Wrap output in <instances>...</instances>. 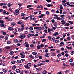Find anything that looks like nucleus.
Listing matches in <instances>:
<instances>
[{"label":"nucleus","instance_id":"nucleus-1","mask_svg":"<svg viewBox=\"0 0 74 74\" xmlns=\"http://www.w3.org/2000/svg\"><path fill=\"white\" fill-rule=\"evenodd\" d=\"M60 20L61 21V24L62 25H64V24H66V21H65V20H63V18H62V17H61L60 18Z\"/></svg>","mask_w":74,"mask_h":74},{"label":"nucleus","instance_id":"nucleus-2","mask_svg":"<svg viewBox=\"0 0 74 74\" xmlns=\"http://www.w3.org/2000/svg\"><path fill=\"white\" fill-rule=\"evenodd\" d=\"M0 26L2 27H6V25L4 23H1L0 24Z\"/></svg>","mask_w":74,"mask_h":74},{"label":"nucleus","instance_id":"nucleus-3","mask_svg":"<svg viewBox=\"0 0 74 74\" xmlns=\"http://www.w3.org/2000/svg\"><path fill=\"white\" fill-rule=\"evenodd\" d=\"M25 37H26V35L25 34H22L20 35L19 37V38H25Z\"/></svg>","mask_w":74,"mask_h":74},{"label":"nucleus","instance_id":"nucleus-4","mask_svg":"<svg viewBox=\"0 0 74 74\" xmlns=\"http://www.w3.org/2000/svg\"><path fill=\"white\" fill-rule=\"evenodd\" d=\"M51 56V55L49 54V53H47L45 55V56L46 57H49Z\"/></svg>","mask_w":74,"mask_h":74},{"label":"nucleus","instance_id":"nucleus-5","mask_svg":"<svg viewBox=\"0 0 74 74\" xmlns=\"http://www.w3.org/2000/svg\"><path fill=\"white\" fill-rule=\"evenodd\" d=\"M23 23H24V22H21V21H18L17 23V24H18V25H21L22 24H23Z\"/></svg>","mask_w":74,"mask_h":74},{"label":"nucleus","instance_id":"nucleus-6","mask_svg":"<svg viewBox=\"0 0 74 74\" xmlns=\"http://www.w3.org/2000/svg\"><path fill=\"white\" fill-rule=\"evenodd\" d=\"M21 19H24V20H27L28 19V17H23L21 18Z\"/></svg>","mask_w":74,"mask_h":74},{"label":"nucleus","instance_id":"nucleus-7","mask_svg":"<svg viewBox=\"0 0 74 74\" xmlns=\"http://www.w3.org/2000/svg\"><path fill=\"white\" fill-rule=\"evenodd\" d=\"M59 34V33H58V32H55V33H54L53 34V36H54V37H55L57 35H58Z\"/></svg>","mask_w":74,"mask_h":74},{"label":"nucleus","instance_id":"nucleus-8","mask_svg":"<svg viewBox=\"0 0 74 74\" xmlns=\"http://www.w3.org/2000/svg\"><path fill=\"white\" fill-rule=\"evenodd\" d=\"M42 70V69L41 68H36V71H37V70L38 71H41V70Z\"/></svg>","mask_w":74,"mask_h":74},{"label":"nucleus","instance_id":"nucleus-9","mask_svg":"<svg viewBox=\"0 0 74 74\" xmlns=\"http://www.w3.org/2000/svg\"><path fill=\"white\" fill-rule=\"evenodd\" d=\"M45 15V14H42L40 15L41 16H39L38 17V18H43L44 16Z\"/></svg>","mask_w":74,"mask_h":74},{"label":"nucleus","instance_id":"nucleus-10","mask_svg":"<svg viewBox=\"0 0 74 74\" xmlns=\"http://www.w3.org/2000/svg\"><path fill=\"white\" fill-rule=\"evenodd\" d=\"M3 72H4V73H7V72L8 71V69H4L3 70Z\"/></svg>","mask_w":74,"mask_h":74},{"label":"nucleus","instance_id":"nucleus-11","mask_svg":"<svg viewBox=\"0 0 74 74\" xmlns=\"http://www.w3.org/2000/svg\"><path fill=\"white\" fill-rule=\"evenodd\" d=\"M13 41H14V42L15 43H18V39H14L13 40Z\"/></svg>","mask_w":74,"mask_h":74},{"label":"nucleus","instance_id":"nucleus-12","mask_svg":"<svg viewBox=\"0 0 74 74\" xmlns=\"http://www.w3.org/2000/svg\"><path fill=\"white\" fill-rule=\"evenodd\" d=\"M8 29L9 30H14V28L12 27H9L8 28Z\"/></svg>","mask_w":74,"mask_h":74},{"label":"nucleus","instance_id":"nucleus-13","mask_svg":"<svg viewBox=\"0 0 74 74\" xmlns=\"http://www.w3.org/2000/svg\"><path fill=\"white\" fill-rule=\"evenodd\" d=\"M72 22H73V21H68V22L70 23L71 25H73L74 24V23Z\"/></svg>","mask_w":74,"mask_h":74},{"label":"nucleus","instance_id":"nucleus-14","mask_svg":"<svg viewBox=\"0 0 74 74\" xmlns=\"http://www.w3.org/2000/svg\"><path fill=\"white\" fill-rule=\"evenodd\" d=\"M34 17V15H31L30 16H28V18H33V17Z\"/></svg>","mask_w":74,"mask_h":74},{"label":"nucleus","instance_id":"nucleus-15","mask_svg":"<svg viewBox=\"0 0 74 74\" xmlns=\"http://www.w3.org/2000/svg\"><path fill=\"white\" fill-rule=\"evenodd\" d=\"M17 62L18 63H22V61L20 60H17Z\"/></svg>","mask_w":74,"mask_h":74},{"label":"nucleus","instance_id":"nucleus-16","mask_svg":"<svg viewBox=\"0 0 74 74\" xmlns=\"http://www.w3.org/2000/svg\"><path fill=\"white\" fill-rule=\"evenodd\" d=\"M15 71L17 73H19L20 72V70L19 69H17Z\"/></svg>","mask_w":74,"mask_h":74},{"label":"nucleus","instance_id":"nucleus-17","mask_svg":"<svg viewBox=\"0 0 74 74\" xmlns=\"http://www.w3.org/2000/svg\"><path fill=\"white\" fill-rule=\"evenodd\" d=\"M37 8H43V6H42V5H40V6H38Z\"/></svg>","mask_w":74,"mask_h":74},{"label":"nucleus","instance_id":"nucleus-18","mask_svg":"<svg viewBox=\"0 0 74 74\" xmlns=\"http://www.w3.org/2000/svg\"><path fill=\"white\" fill-rule=\"evenodd\" d=\"M54 42H55L56 44H58V43H59V40H56Z\"/></svg>","mask_w":74,"mask_h":74},{"label":"nucleus","instance_id":"nucleus-19","mask_svg":"<svg viewBox=\"0 0 74 74\" xmlns=\"http://www.w3.org/2000/svg\"><path fill=\"white\" fill-rule=\"evenodd\" d=\"M47 73V71L46 70H44L42 72L43 74H45Z\"/></svg>","mask_w":74,"mask_h":74},{"label":"nucleus","instance_id":"nucleus-20","mask_svg":"<svg viewBox=\"0 0 74 74\" xmlns=\"http://www.w3.org/2000/svg\"><path fill=\"white\" fill-rule=\"evenodd\" d=\"M37 65H38V66H42V65H44V64H43V63H40V64L38 63V64Z\"/></svg>","mask_w":74,"mask_h":74},{"label":"nucleus","instance_id":"nucleus-21","mask_svg":"<svg viewBox=\"0 0 74 74\" xmlns=\"http://www.w3.org/2000/svg\"><path fill=\"white\" fill-rule=\"evenodd\" d=\"M16 62V61H12L11 63L12 64H15Z\"/></svg>","mask_w":74,"mask_h":74},{"label":"nucleus","instance_id":"nucleus-22","mask_svg":"<svg viewBox=\"0 0 74 74\" xmlns=\"http://www.w3.org/2000/svg\"><path fill=\"white\" fill-rule=\"evenodd\" d=\"M70 64L73 67H74V64L73 63H70Z\"/></svg>","mask_w":74,"mask_h":74},{"label":"nucleus","instance_id":"nucleus-23","mask_svg":"<svg viewBox=\"0 0 74 74\" xmlns=\"http://www.w3.org/2000/svg\"><path fill=\"white\" fill-rule=\"evenodd\" d=\"M65 26H70V24L69 23H66Z\"/></svg>","mask_w":74,"mask_h":74},{"label":"nucleus","instance_id":"nucleus-24","mask_svg":"<svg viewBox=\"0 0 74 74\" xmlns=\"http://www.w3.org/2000/svg\"><path fill=\"white\" fill-rule=\"evenodd\" d=\"M10 55H13L14 54V52H13V51H12L10 52Z\"/></svg>","mask_w":74,"mask_h":74},{"label":"nucleus","instance_id":"nucleus-25","mask_svg":"<svg viewBox=\"0 0 74 74\" xmlns=\"http://www.w3.org/2000/svg\"><path fill=\"white\" fill-rule=\"evenodd\" d=\"M16 25V24L15 23H14V22L12 23L11 24V25H12V26H15Z\"/></svg>","mask_w":74,"mask_h":74},{"label":"nucleus","instance_id":"nucleus-26","mask_svg":"<svg viewBox=\"0 0 74 74\" xmlns=\"http://www.w3.org/2000/svg\"><path fill=\"white\" fill-rule=\"evenodd\" d=\"M11 43V42L10 41H8L7 42V44H10Z\"/></svg>","mask_w":74,"mask_h":74},{"label":"nucleus","instance_id":"nucleus-27","mask_svg":"<svg viewBox=\"0 0 74 74\" xmlns=\"http://www.w3.org/2000/svg\"><path fill=\"white\" fill-rule=\"evenodd\" d=\"M0 23H4V21L2 20H1L0 19Z\"/></svg>","mask_w":74,"mask_h":74},{"label":"nucleus","instance_id":"nucleus-28","mask_svg":"<svg viewBox=\"0 0 74 74\" xmlns=\"http://www.w3.org/2000/svg\"><path fill=\"white\" fill-rule=\"evenodd\" d=\"M3 15H6V10H4L3 12Z\"/></svg>","mask_w":74,"mask_h":74},{"label":"nucleus","instance_id":"nucleus-29","mask_svg":"<svg viewBox=\"0 0 74 74\" xmlns=\"http://www.w3.org/2000/svg\"><path fill=\"white\" fill-rule=\"evenodd\" d=\"M31 65H32V63H29L27 64V66L28 67L30 66H31Z\"/></svg>","mask_w":74,"mask_h":74},{"label":"nucleus","instance_id":"nucleus-30","mask_svg":"<svg viewBox=\"0 0 74 74\" xmlns=\"http://www.w3.org/2000/svg\"><path fill=\"white\" fill-rule=\"evenodd\" d=\"M16 67H17L16 66H14L12 68V69L13 70H15V69H16Z\"/></svg>","mask_w":74,"mask_h":74},{"label":"nucleus","instance_id":"nucleus-31","mask_svg":"<svg viewBox=\"0 0 74 74\" xmlns=\"http://www.w3.org/2000/svg\"><path fill=\"white\" fill-rule=\"evenodd\" d=\"M71 55H73L74 54V51H72V52H71Z\"/></svg>","mask_w":74,"mask_h":74},{"label":"nucleus","instance_id":"nucleus-32","mask_svg":"<svg viewBox=\"0 0 74 74\" xmlns=\"http://www.w3.org/2000/svg\"><path fill=\"white\" fill-rule=\"evenodd\" d=\"M53 6V5H51L50 4H48L47 6L48 7H52Z\"/></svg>","mask_w":74,"mask_h":74},{"label":"nucleus","instance_id":"nucleus-33","mask_svg":"<svg viewBox=\"0 0 74 74\" xmlns=\"http://www.w3.org/2000/svg\"><path fill=\"white\" fill-rule=\"evenodd\" d=\"M30 47L31 48H32L33 47H34V45L32 44H31V45H30Z\"/></svg>","mask_w":74,"mask_h":74},{"label":"nucleus","instance_id":"nucleus-34","mask_svg":"<svg viewBox=\"0 0 74 74\" xmlns=\"http://www.w3.org/2000/svg\"><path fill=\"white\" fill-rule=\"evenodd\" d=\"M43 47H44V45L42 43L40 45V48H42Z\"/></svg>","mask_w":74,"mask_h":74},{"label":"nucleus","instance_id":"nucleus-35","mask_svg":"<svg viewBox=\"0 0 74 74\" xmlns=\"http://www.w3.org/2000/svg\"><path fill=\"white\" fill-rule=\"evenodd\" d=\"M32 53L33 55H36V54H37V52H32Z\"/></svg>","mask_w":74,"mask_h":74},{"label":"nucleus","instance_id":"nucleus-36","mask_svg":"<svg viewBox=\"0 0 74 74\" xmlns=\"http://www.w3.org/2000/svg\"><path fill=\"white\" fill-rule=\"evenodd\" d=\"M57 57H58V58H60V57L61 56V54L60 53L58 55H57Z\"/></svg>","mask_w":74,"mask_h":74},{"label":"nucleus","instance_id":"nucleus-37","mask_svg":"<svg viewBox=\"0 0 74 74\" xmlns=\"http://www.w3.org/2000/svg\"><path fill=\"white\" fill-rule=\"evenodd\" d=\"M25 46L26 47H29V44L28 43L27 44H26Z\"/></svg>","mask_w":74,"mask_h":74},{"label":"nucleus","instance_id":"nucleus-38","mask_svg":"<svg viewBox=\"0 0 74 74\" xmlns=\"http://www.w3.org/2000/svg\"><path fill=\"white\" fill-rule=\"evenodd\" d=\"M24 54H25V53L23 52L20 53V55H21V56H22V55H24Z\"/></svg>","mask_w":74,"mask_h":74},{"label":"nucleus","instance_id":"nucleus-39","mask_svg":"<svg viewBox=\"0 0 74 74\" xmlns=\"http://www.w3.org/2000/svg\"><path fill=\"white\" fill-rule=\"evenodd\" d=\"M42 28H41V27H38V29L40 30H41Z\"/></svg>","mask_w":74,"mask_h":74},{"label":"nucleus","instance_id":"nucleus-40","mask_svg":"<svg viewBox=\"0 0 74 74\" xmlns=\"http://www.w3.org/2000/svg\"><path fill=\"white\" fill-rule=\"evenodd\" d=\"M12 5V4H11L10 3H8V4H7V5L8 7H10L11 6V5Z\"/></svg>","mask_w":74,"mask_h":74},{"label":"nucleus","instance_id":"nucleus-41","mask_svg":"<svg viewBox=\"0 0 74 74\" xmlns=\"http://www.w3.org/2000/svg\"><path fill=\"white\" fill-rule=\"evenodd\" d=\"M21 57L22 58H23L25 57V55H24L21 56Z\"/></svg>","mask_w":74,"mask_h":74},{"label":"nucleus","instance_id":"nucleus-42","mask_svg":"<svg viewBox=\"0 0 74 74\" xmlns=\"http://www.w3.org/2000/svg\"><path fill=\"white\" fill-rule=\"evenodd\" d=\"M25 14L23 13H22L21 14V16H25Z\"/></svg>","mask_w":74,"mask_h":74},{"label":"nucleus","instance_id":"nucleus-43","mask_svg":"<svg viewBox=\"0 0 74 74\" xmlns=\"http://www.w3.org/2000/svg\"><path fill=\"white\" fill-rule=\"evenodd\" d=\"M35 57L37 58H38V57H39V56L37 54L35 56Z\"/></svg>","mask_w":74,"mask_h":74},{"label":"nucleus","instance_id":"nucleus-44","mask_svg":"<svg viewBox=\"0 0 74 74\" xmlns=\"http://www.w3.org/2000/svg\"><path fill=\"white\" fill-rule=\"evenodd\" d=\"M57 26H58V24L54 23V26L55 27H57Z\"/></svg>","mask_w":74,"mask_h":74},{"label":"nucleus","instance_id":"nucleus-45","mask_svg":"<svg viewBox=\"0 0 74 74\" xmlns=\"http://www.w3.org/2000/svg\"><path fill=\"white\" fill-rule=\"evenodd\" d=\"M73 59L72 58H71L69 60L70 62H73Z\"/></svg>","mask_w":74,"mask_h":74},{"label":"nucleus","instance_id":"nucleus-46","mask_svg":"<svg viewBox=\"0 0 74 74\" xmlns=\"http://www.w3.org/2000/svg\"><path fill=\"white\" fill-rule=\"evenodd\" d=\"M38 67V65H36V64H34V68H35L36 67Z\"/></svg>","mask_w":74,"mask_h":74},{"label":"nucleus","instance_id":"nucleus-47","mask_svg":"<svg viewBox=\"0 0 74 74\" xmlns=\"http://www.w3.org/2000/svg\"><path fill=\"white\" fill-rule=\"evenodd\" d=\"M60 14H62V12L63 11V10L62 9H60Z\"/></svg>","mask_w":74,"mask_h":74},{"label":"nucleus","instance_id":"nucleus-48","mask_svg":"<svg viewBox=\"0 0 74 74\" xmlns=\"http://www.w3.org/2000/svg\"><path fill=\"white\" fill-rule=\"evenodd\" d=\"M63 65L64 66H66V67H68V66H69V65L65 64V63H63Z\"/></svg>","mask_w":74,"mask_h":74},{"label":"nucleus","instance_id":"nucleus-49","mask_svg":"<svg viewBox=\"0 0 74 74\" xmlns=\"http://www.w3.org/2000/svg\"><path fill=\"white\" fill-rule=\"evenodd\" d=\"M56 19H57V20H58V21H59V20H60V17H56Z\"/></svg>","mask_w":74,"mask_h":74},{"label":"nucleus","instance_id":"nucleus-50","mask_svg":"<svg viewBox=\"0 0 74 74\" xmlns=\"http://www.w3.org/2000/svg\"><path fill=\"white\" fill-rule=\"evenodd\" d=\"M67 39L68 40H71V38H70V37H68L67 38Z\"/></svg>","mask_w":74,"mask_h":74},{"label":"nucleus","instance_id":"nucleus-51","mask_svg":"<svg viewBox=\"0 0 74 74\" xmlns=\"http://www.w3.org/2000/svg\"><path fill=\"white\" fill-rule=\"evenodd\" d=\"M48 38L49 40H51V39H52V38L50 36H49Z\"/></svg>","mask_w":74,"mask_h":74},{"label":"nucleus","instance_id":"nucleus-52","mask_svg":"<svg viewBox=\"0 0 74 74\" xmlns=\"http://www.w3.org/2000/svg\"><path fill=\"white\" fill-rule=\"evenodd\" d=\"M20 74H23V71L22 70H21L20 71Z\"/></svg>","mask_w":74,"mask_h":74},{"label":"nucleus","instance_id":"nucleus-53","mask_svg":"<svg viewBox=\"0 0 74 74\" xmlns=\"http://www.w3.org/2000/svg\"><path fill=\"white\" fill-rule=\"evenodd\" d=\"M50 13L48 12V11H46V14H47V15H49Z\"/></svg>","mask_w":74,"mask_h":74},{"label":"nucleus","instance_id":"nucleus-54","mask_svg":"<svg viewBox=\"0 0 74 74\" xmlns=\"http://www.w3.org/2000/svg\"><path fill=\"white\" fill-rule=\"evenodd\" d=\"M21 44L19 43H18L16 44V45H17V46H18L19 47L20 46H21Z\"/></svg>","mask_w":74,"mask_h":74},{"label":"nucleus","instance_id":"nucleus-55","mask_svg":"<svg viewBox=\"0 0 74 74\" xmlns=\"http://www.w3.org/2000/svg\"><path fill=\"white\" fill-rule=\"evenodd\" d=\"M30 36H29V35H28L27 36V38H30Z\"/></svg>","mask_w":74,"mask_h":74},{"label":"nucleus","instance_id":"nucleus-56","mask_svg":"<svg viewBox=\"0 0 74 74\" xmlns=\"http://www.w3.org/2000/svg\"><path fill=\"white\" fill-rule=\"evenodd\" d=\"M18 14H19V12H16L14 13V15H18Z\"/></svg>","mask_w":74,"mask_h":74},{"label":"nucleus","instance_id":"nucleus-57","mask_svg":"<svg viewBox=\"0 0 74 74\" xmlns=\"http://www.w3.org/2000/svg\"><path fill=\"white\" fill-rule=\"evenodd\" d=\"M34 35V34H29V36H33Z\"/></svg>","mask_w":74,"mask_h":74},{"label":"nucleus","instance_id":"nucleus-58","mask_svg":"<svg viewBox=\"0 0 74 74\" xmlns=\"http://www.w3.org/2000/svg\"><path fill=\"white\" fill-rule=\"evenodd\" d=\"M29 29H30V30H33V27H30L29 28Z\"/></svg>","mask_w":74,"mask_h":74},{"label":"nucleus","instance_id":"nucleus-59","mask_svg":"<svg viewBox=\"0 0 74 74\" xmlns=\"http://www.w3.org/2000/svg\"><path fill=\"white\" fill-rule=\"evenodd\" d=\"M69 70H66L65 71V73H69Z\"/></svg>","mask_w":74,"mask_h":74},{"label":"nucleus","instance_id":"nucleus-60","mask_svg":"<svg viewBox=\"0 0 74 74\" xmlns=\"http://www.w3.org/2000/svg\"><path fill=\"white\" fill-rule=\"evenodd\" d=\"M32 5H28V6H27V8H29V7H32Z\"/></svg>","mask_w":74,"mask_h":74},{"label":"nucleus","instance_id":"nucleus-61","mask_svg":"<svg viewBox=\"0 0 74 74\" xmlns=\"http://www.w3.org/2000/svg\"><path fill=\"white\" fill-rule=\"evenodd\" d=\"M37 49H40V45H38L37 47Z\"/></svg>","mask_w":74,"mask_h":74},{"label":"nucleus","instance_id":"nucleus-62","mask_svg":"<svg viewBox=\"0 0 74 74\" xmlns=\"http://www.w3.org/2000/svg\"><path fill=\"white\" fill-rule=\"evenodd\" d=\"M51 12H55V10L53 9H52L51 11Z\"/></svg>","mask_w":74,"mask_h":74},{"label":"nucleus","instance_id":"nucleus-63","mask_svg":"<svg viewBox=\"0 0 74 74\" xmlns=\"http://www.w3.org/2000/svg\"><path fill=\"white\" fill-rule=\"evenodd\" d=\"M6 49H10V47L9 46H6L5 47Z\"/></svg>","mask_w":74,"mask_h":74},{"label":"nucleus","instance_id":"nucleus-64","mask_svg":"<svg viewBox=\"0 0 74 74\" xmlns=\"http://www.w3.org/2000/svg\"><path fill=\"white\" fill-rule=\"evenodd\" d=\"M42 41L43 42H45V41H46V39H43L42 40Z\"/></svg>","mask_w":74,"mask_h":74}]
</instances>
